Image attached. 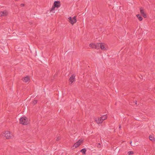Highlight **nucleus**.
Segmentation results:
<instances>
[{
    "label": "nucleus",
    "mask_w": 155,
    "mask_h": 155,
    "mask_svg": "<svg viewBox=\"0 0 155 155\" xmlns=\"http://www.w3.org/2000/svg\"><path fill=\"white\" fill-rule=\"evenodd\" d=\"M20 123L23 125H27L29 122V120L26 117H21L19 120Z\"/></svg>",
    "instance_id": "f257e3e1"
},
{
    "label": "nucleus",
    "mask_w": 155,
    "mask_h": 155,
    "mask_svg": "<svg viewBox=\"0 0 155 155\" xmlns=\"http://www.w3.org/2000/svg\"><path fill=\"white\" fill-rule=\"evenodd\" d=\"M60 2H55L54 3V6L52 8L51 10V12H52L53 13H54V10L55 8H58L60 6Z\"/></svg>",
    "instance_id": "f03ea898"
},
{
    "label": "nucleus",
    "mask_w": 155,
    "mask_h": 155,
    "mask_svg": "<svg viewBox=\"0 0 155 155\" xmlns=\"http://www.w3.org/2000/svg\"><path fill=\"white\" fill-rule=\"evenodd\" d=\"M4 134L5 136L6 137V139H10L12 137V134L8 131H4Z\"/></svg>",
    "instance_id": "7ed1b4c3"
},
{
    "label": "nucleus",
    "mask_w": 155,
    "mask_h": 155,
    "mask_svg": "<svg viewBox=\"0 0 155 155\" xmlns=\"http://www.w3.org/2000/svg\"><path fill=\"white\" fill-rule=\"evenodd\" d=\"M68 21L72 25H73L77 21V20L75 16H74L73 18L69 17L68 18Z\"/></svg>",
    "instance_id": "20e7f679"
},
{
    "label": "nucleus",
    "mask_w": 155,
    "mask_h": 155,
    "mask_svg": "<svg viewBox=\"0 0 155 155\" xmlns=\"http://www.w3.org/2000/svg\"><path fill=\"white\" fill-rule=\"evenodd\" d=\"M98 45H100V48L102 50H106L108 49V47L106 44L101 43V44H99Z\"/></svg>",
    "instance_id": "39448f33"
},
{
    "label": "nucleus",
    "mask_w": 155,
    "mask_h": 155,
    "mask_svg": "<svg viewBox=\"0 0 155 155\" xmlns=\"http://www.w3.org/2000/svg\"><path fill=\"white\" fill-rule=\"evenodd\" d=\"M83 140H79L77 142L74 143L73 147H75V148H76L79 147L81 143H82Z\"/></svg>",
    "instance_id": "423d86ee"
},
{
    "label": "nucleus",
    "mask_w": 155,
    "mask_h": 155,
    "mask_svg": "<svg viewBox=\"0 0 155 155\" xmlns=\"http://www.w3.org/2000/svg\"><path fill=\"white\" fill-rule=\"evenodd\" d=\"M95 121L97 124H101L103 122V121L101 117H98L95 118Z\"/></svg>",
    "instance_id": "0eeeda50"
},
{
    "label": "nucleus",
    "mask_w": 155,
    "mask_h": 155,
    "mask_svg": "<svg viewBox=\"0 0 155 155\" xmlns=\"http://www.w3.org/2000/svg\"><path fill=\"white\" fill-rule=\"evenodd\" d=\"M75 79V76L72 75L69 79V82L70 84H71L74 81Z\"/></svg>",
    "instance_id": "6e6552de"
},
{
    "label": "nucleus",
    "mask_w": 155,
    "mask_h": 155,
    "mask_svg": "<svg viewBox=\"0 0 155 155\" xmlns=\"http://www.w3.org/2000/svg\"><path fill=\"white\" fill-rule=\"evenodd\" d=\"M8 14V12L6 11H4L0 12V16H5Z\"/></svg>",
    "instance_id": "1a4fd4ad"
},
{
    "label": "nucleus",
    "mask_w": 155,
    "mask_h": 155,
    "mask_svg": "<svg viewBox=\"0 0 155 155\" xmlns=\"http://www.w3.org/2000/svg\"><path fill=\"white\" fill-rule=\"evenodd\" d=\"M30 80V78L28 76H26L23 79V81L25 82L28 81Z\"/></svg>",
    "instance_id": "9d476101"
},
{
    "label": "nucleus",
    "mask_w": 155,
    "mask_h": 155,
    "mask_svg": "<svg viewBox=\"0 0 155 155\" xmlns=\"http://www.w3.org/2000/svg\"><path fill=\"white\" fill-rule=\"evenodd\" d=\"M89 46L92 48H97V46L95 44H93V43H91L89 45Z\"/></svg>",
    "instance_id": "9b49d317"
},
{
    "label": "nucleus",
    "mask_w": 155,
    "mask_h": 155,
    "mask_svg": "<svg viewBox=\"0 0 155 155\" xmlns=\"http://www.w3.org/2000/svg\"><path fill=\"white\" fill-rule=\"evenodd\" d=\"M102 120L103 121L104 120L106 119L107 118V116L106 115H102L101 117Z\"/></svg>",
    "instance_id": "f8f14e48"
},
{
    "label": "nucleus",
    "mask_w": 155,
    "mask_h": 155,
    "mask_svg": "<svg viewBox=\"0 0 155 155\" xmlns=\"http://www.w3.org/2000/svg\"><path fill=\"white\" fill-rule=\"evenodd\" d=\"M149 139L150 140L152 141H154V138L153 136L152 135H150L149 137Z\"/></svg>",
    "instance_id": "ddd939ff"
},
{
    "label": "nucleus",
    "mask_w": 155,
    "mask_h": 155,
    "mask_svg": "<svg viewBox=\"0 0 155 155\" xmlns=\"http://www.w3.org/2000/svg\"><path fill=\"white\" fill-rule=\"evenodd\" d=\"M80 151L82 152L83 154H85L86 150L85 148H83Z\"/></svg>",
    "instance_id": "4468645a"
},
{
    "label": "nucleus",
    "mask_w": 155,
    "mask_h": 155,
    "mask_svg": "<svg viewBox=\"0 0 155 155\" xmlns=\"http://www.w3.org/2000/svg\"><path fill=\"white\" fill-rule=\"evenodd\" d=\"M137 16L140 21H141L142 20L143 18L142 17H141L139 15H137Z\"/></svg>",
    "instance_id": "2eb2a0df"
},
{
    "label": "nucleus",
    "mask_w": 155,
    "mask_h": 155,
    "mask_svg": "<svg viewBox=\"0 0 155 155\" xmlns=\"http://www.w3.org/2000/svg\"><path fill=\"white\" fill-rule=\"evenodd\" d=\"M140 12L142 15L145 14L144 11L142 8H140Z\"/></svg>",
    "instance_id": "dca6fc26"
},
{
    "label": "nucleus",
    "mask_w": 155,
    "mask_h": 155,
    "mask_svg": "<svg viewBox=\"0 0 155 155\" xmlns=\"http://www.w3.org/2000/svg\"><path fill=\"white\" fill-rule=\"evenodd\" d=\"M127 153L128 155H130L131 154H134V152L133 151H130L128 152Z\"/></svg>",
    "instance_id": "f3484780"
},
{
    "label": "nucleus",
    "mask_w": 155,
    "mask_h": 155,
    "mask_svg": "<svg viewBox=\"0 0 155 155\" xmlns=\"http://www.w3.org/2000/svg\"><path fill=\"white\" fill-rule=\"evenodd\" d=\"M97 144V147L99 148H100L101 147V145L100 143H99L96 144Z\"/></svg>",
    "instance_id": "a211bd4d"
},
{
    "label": "nucleus",
    "mask_w": 155,
    "mask_h": 155,
    "mask_svg": "<svg viewBox=\"0 0 155 155\" xmlns=\"http://www.w3.org/2000/svg\"><path fill=\"white\" fill-rule=\"evenodd\" d=\"M101 44V43H98L95 45H96L97 46V48H96L97 49H99V48L100 47V45H98V44Z\"/></svg>",
    "instance_id": "6ab92c4d"
},
{
    "label": "nucleus",
    "mask_w": 155,
    "mask_h": 155,
    "mask_svg": "<svg viewBox=\"0 0 155 155\" xmlns=\"http://www.w3.org/2000/svg\"><path fill=\"white\" fill-rule=\"evenodd\" d=\"M37 103V101L36 100H35L33 102L32 104L33 105H35Z\"/></svg>",
    "instance_id": "aec40b11"
},
{
    "label": "nucleus",
    "mask_w": 155,
    "mask_h": 155,
    "mask_svg": "<svg viewBox=\"0 0 155 155\" xmlns=\"http://www.w3.org/2000/svg\"><path fill=\"white\" fill-rule=\"evenodd\" d=\"M60 139H61V137H58L57 138L56 140L58 141H59V140H60Z\"/></svg>",
    "instance_id": "412c9836"
},
{
    "label": "nucleus",
    "mask_w": 155,
    "mask_h": 155,
    "mask_svg": "<svg viewBox=\"0 0 155 155\" xmlns=\"http://www.w3.org/2000/svg\"><path fill=\"white\" fill-rule=\"evenodd\" d=\"M142 16L145 18H146L147 17L145 13L143 15H142Z\"/></svg>",
    "instance_id": "4be33fe9"
},
{
    "label": "nucleus",
    "mask_w": 155,
    "mask_h": 155,
    "mask_svg": "<svg viewBox=\"0 0 155 155\" xmlns=\"http://www.w3.org/2000/svg\"><path fill=\"white\" fill-rule=\"evenodd\" d=\"M21 6H24V5L23 4H21Z\"/></svg>",
    "instance_id": "5701e85b"
},
{
    "label": "nucleus",
    "mask_w": 155,
    "mask_h": 155,
    "mask_svg": "<svg viewBox=\"0 0 155 155\" xmlns=\"http://www.w3.org/2000/svg\"><path fill=\"white\" fill-rule=\"evenodd\" d=\"M121 127H119V128L120 129L121 128Z\"/></svg>",
    "instance_id": "b1692460"
},
{
    "label": "nucleus",
    "mask_w": 155,
    "mask_h": 155,
    "mask_svg": "<svg viewBox=\"0 0 155 155\" xmlns=\"http://www.w3.org/2000/svg\"><path fill=\"white\" fill-rule=\"evenodd\" d=\"M131 143H132V141H130V144H131Z\"/></svg>",
    "instance_id": "393cba45"
}]
</instances>
